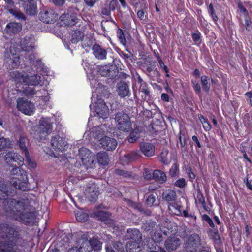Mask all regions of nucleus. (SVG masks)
I'll use <instances>...</instances> for the list:
<instances>
[{"label": "nucleus", "instance_id": "f257e3e1", "mask_svg": "<svg viewBox=\"0 0 252 252\" xmlns=\"http://www.w3.org/2000/svg\"><path fill=\"white\" fill-rule=\"evenodd\" d=\"M0 190L2 195L0 194V199H4L6 215L15 220H21L24 223H28L34 219V214L30 209L25 200L16 201L14 200L7 199L6 196H13L14 194L10 192L8 187L4 183H0Z\"/></svg>", "mask_w": 252, "mask_h": 252}, {"label": "nucleus", "instance_id": "f03ea898", "mask_svg": "<svg viewBox=\"0 0 252 252\" xmlns=\"http://www.w3.org/2000/svg\"><path fill=\"white\" fill-rule=\"evenodd\" d=\"M34 39L31 36H27L22 38L20 41L19 47H15L13 45L10 47V52L8 54L6 59L5 66L9 69L17 68L19 66L20 61V55L19 53L20 51H27V54H22L21 56L25 55V58L29 63L34 64L36 66H41V62L39 58L32 53H29L34 48Z\"/></svg>", "mask_w": 252, "mask_h": 252}, {"label": "nucleus", "instance_id": "7ed1b4c3", "mask_svg": "<svg viewBox=\"0 0 252 252\" xmlns=\"http://www.w3.org/2000/svg\"><path fill=\"white\" fill-rule=\"evenodd\" d=\"M87 66H84L85 70L88 75L91 87L95 89L92 92V103L90 105L91 110L96 114L99 119L104 120L108 118L109 110L103 99L101 98L104 95L105 88L100 84L98 81L89 72V68H86Z\"/></svg>", "mask_w": 252, "mask_h": 252}, {"label": "nucleus", "instance_id": "20e7f679", "mask_svg": "<svg viewBox=\"0 0 252 252\" xmlns=\"http://www.w3.org/2000/svg\"><path fill=\"white\" fill-rule=\"evenodd\" d=\"M10 76L12 81L19 86L23 84L28 86H37L39 85H45L47 86V81H46V83H45L44 81L41 80V76L37 74L28 75L24 72L13 71L10 73Z\"/></svg>", "mask_w": 252, "mask_h": 252}, {"label": "nucleus", "instance_id": "39448f33", "mask_svg": "<svg viewBox=\"0 0 252 252\" xmlns=\"http://www.w3.org/2000/svg\"><path fill=\"white\" fill-rule=\"evenodd\" d=\"M14 232V229L8 224L0 225V252H16L13 247Z\"/></svg>", "mask_w": 252, "mask_h": 252}, {"label": "nucleus", "instance_id": "423d86ee", "mask_svg": "<svg viewBox=\"0 0 252 252\" xmlns=\"http://www.w3.org/2000/svg\"><path fill=\"white\" fill-rule=\"evenodd\" d=\"M127 237L130 238L126 246L127 252H140V244L142 240V234L137 229L127 230Z\"/></svg>", "mask_w": 252, "mask_h": 252}, {"label": "nucleus", "instance_id": "0eeeda50", "mask_svg": "<svg viewBox=\"0 0 252 252\" xmlns=\"http://www.w3.org/2000/svg\"><path fill=\"white\" fill-rule=\"evenodd\" d=\"M11 174L15 176L10 181V184L15 189L22 191L27 189V184L24 181L27 179L26 172L20 167H14L11 171Z\"/></svg>", "mask_w": 252, "mask_h": 252}, {"label": "nucleus", "instance_id": "6e6552de", "mask_svg": "<svg viewBox=\"0 0 252 252\" xmlns=\"http://www.w3.org/2000/svg\"><path fill=\"white\" fill-rule=\"evenodd\" d=\"M53 130L52 123L50 118L47 117L41 118L39 122L37 129L35 134L37 133L36 139L41 140L45 139Z\"/></svg>", "mask_w": 252, "mask_h": 252}, {"label": "nucleus", "instance_id": "1a4fd4ad", "mask_svg": "<svg viewBox=\"0 0 252 252\" xmlns=\"http://www.w3.org/2000/svg\"><path fill=\"white\" fill-rule=\"evenodd\" d=\"M116 126L117 129L125 132L132 129V123L129 116L124 113H118L115 116Z\"/></svg>", "mask_w": 252, "mask_h": 252}, {"label": "nucleus", "instance_id": "9d476101", "mask_svg": "<svg viewBox=\"0 0 252 252\" xmlns=\"http://www.w3.org/2000/svg\"><path fill=\"white\" fill-rule=\"evenodd\" d=\"M79 158L87 169L93 168L96 162L92 153L88 149L83 147L79 150Z\"/></svg>", "mask_w": 252, "mask_h": 252}, {"label": "nucleus", "instance_id": "9b49d317", "mask_svg": "<svg viewBox=\"0 0 252 252\" xmlns=\"http://www.w3.org/2000/svg\"><path fill=\"white\" fill-rule=\"evenodd\" d=\"M17 107L22 113L29 116L33 115L35 110L34 104L24 98L17 99Z\"/></svg>", "mask_w": 252, "mask_h": 252}, {"label": "nucleus", "instance_id": "f8f14e48", "mask_svg": "<svg viewBox=\"0 0 252 252\" xmlns=\"http://www.w3.org/2000/svg\"><path fill=\"white\" fill-rule=\"evenodd\" d=\"M238 7L240 13L243 14L245 17V24L246 29L250 30L252 29L251 21L247 18L248 15V11L246 8L249 9L252 8V2L251 1H244V2L240 1L238 3Z\"/></svg>", "mask_w": 252, "mask_h": 252}, {"label": "nucleus", "instance_id": "ddd939ff", "mask_svg": "<svg viewBox=\"0 0 252 252\" xmlns=\"http://www.w3.org/2000/svg\"><path fill=\"white\" fill-rule=\"evenodd\" d=\"M162 234L165 235L168 234V232L165 231H162L161 230H155L151 234V239L149 240L148 242V247L152 250L153 249H156V243L159 242L162 240Z\"/></svg>", "mask_w": 252, "mask_h": 252}, {"label": "nucleus", "instance_id": "4468645a", "mask_svg": "<svg viewBox=\"0 0 252 252\" xmlns=\"http://www.w3.org/2000/svg\"><path fill=\"white\" fill-rule=\"evenodd\" d=\"M67 142L65 139L56 135L53 137L51 141V146L57 152H63L67 147Z\"/></svg>", "mask_w": 252, "mask_h": 252}, {"label": "nucleus", "instance_id": "2eb2a0df", "mask_svg": "<svg viewBox=\"0 0 252 252\" xmlns=\"http://www.w3.org/2000/svg\"><path fill=\"white\" fill-rule=\"evenodd\" d=\"M40 19L44 23H49L55 22L58 19V15L51 9L44 10L40 12Z\"/></svg>", "mask_w": 252, "mask_h": 252}, {"label": "nucleus", "instance_id": "dca6fc26", "mask_svg": "<svg viewBox=\"0 0 252 252\" xmlns=\"http://www.w3.org/2000/svg\"><path fill=\"white\" fill-rule=\"evenodd\" d=\"M5 159L6 162L11 166H16L13 163H17L18 165H23L24 158L16 153L13 152H9L5 156Z\"/></svg>", "mask_w": 252, "mask_h": 252}, {"label": "nucleus", "instance_id": "f3484780", "mask_svg": "<svg viewBox=\"0 0 252 252\" xmlns=\"http://www.w3.org/2000/svg\"><path fill=\"white\" fill-rule=\"evenodd\" d=\"M107 129L105 125H100L92 128L91 131H86L85 135H89L90 138L100 139L101 137L106 132Z\"/></svg>", "mask_w": 252, "mask_h": 252}, {"label": "nucleus", "instance_id": "a211bd4d", "mask_svg": "<svg viewBox=\"0 0 252 252\" xmlns=\"http://www.w3.org/2000/svg\"><path fill=\"white\" fill-rule=\"evenodd\" d=\"M101 147L107 151L115 150L117 146V141L114 138L105 136L99 139Z\"/></svg>", "mask_w": 252, "mask_h": 252}, {"label": "nucleus", "instance_id": "6ab92c4d", "mask_svg": "<svg viewBox=\"0 0 252 252\" xmlns=\"http://www.w3.org/2000/svg\"><path fill=\"white\" fill-rule=\"evenodd\" d=\"M180 245V241L179 238L173 237L168 238L165 243L167 251L163 249L160 248V252H171L176 250Z\"/></svg>", "mask_w": 252, "mask_h": 252}, {"label": "nucleus", "instance_id": "aec40b11", "mask_svg": "<svg viewBox=\"0 0 252 252\" xmlns=\"http://www.w3.org/2000/svg\"><path fill=\"white\" fill-rule=\"evenodd\" d=\"M88 235L87 233L83 234L81 238L79 240L77 246L78 247L80 252H91L92 247H91L89 241H88Z\"/></svg>", "mask_w": 252, "mask_h": 252}, {"label": "nucleus", "instance_id": "412c9836", "mask_svg": "<svg viewBox=\"0 0 252 252\" xmlns=\"http://www.w3.org/2000/svg\"><path fill=\"white\" fill-rule=\"evenodd\" d=\"M140 151L144 156L151 157L155 155V146L149 142H141L140 144Z\"/></svg>", "mask_w": 252, "mask_h": 252}, {"label": "nucleus", "instance_id": "4be33fe9", "mask_svg": "<svg viewBox=\"0 0 252 252\" xmlns=\"http://www.w3.org/2000/svg\"><path fill=\"white\" fill-rule=\"evenodd\" d=\"M85 194L90 201H94L96 199L99 194V191L96 185L91 184L90 186H87L86 188Z\"/></svg>", "mask_w": 252, "mask_h": 252}, {"label": "nucleus", "instance_id": "5701e85b", "mask_svg": "<svg viewBox=\"0 0 252 252\" xmlns=\"http://www.w3.org/2000/svg\"><path fill=\"white\" fill-rule=\"evenodd\" d=\"M22 29L21 24L16 22L8 23L4 29V33L12 35L18 33Z\"/></svg>", "mask_w": 252, "mask_h": 252}, {"label": "nucleus", "instance_id": "b1692460", "mask_svg": "<svg viewBox=\"0 0 252 252\" xmlns=\"http://www.w3.org/2000/svg\"><path fill=\"white\" fill-rule=\"evenodd\" d=\"M15 85L17 92H22L25 96L28 97L32 96L37 94L34 88L30 87L28 85H25L23 84L20 86L15 84Z\"/></svg>", "mask_w": 252, "mask_h": 252}, {"label": "nucleus", "instance_id": "393cba45", "mask_svg": "<svg viewBox=\"0 0 252 252\" xmlns=\"http://www.w3.org/2000/svg\"><path fill=\"white\" fill-rule=\"evenodd\" d=\"M60 20L63 22L65 25L72 26L75 25L78 22V18L76 14H73L69 16V14H64L60 17Z\"/></svg>", "mask_w": 252, "mask_h": 252}, {"label": "nucleus", "instance_id": "a878e982", "mask_svg": "<svg viewBox=\"0 0 252 252\" xmlns=\"http://www.w3.org/2000/svg\"><path fill=\"white\" fill-rule=\"evenodd\" d=\"M84 37V34L80 31H72L67 38L72 43L76 44Z\"/></svg>", "mask_w": 252, "mask_h": 252}, {"label": "nucleus", "instance_id": "bb28decb", "mask_svg": "<svg viewBox=\"0 0 252 252\" xmlns=\"http://www.w3.org/2000/svg\"><path fill=\"white\" fill-rule=\"evenodd\" d=\"M93 54L98 59L102 60L106 58V52L98 45H94L93 46Z\"/></svg>", "mask_w": 252, "mask_h": 252}, {"label": "nucleus", "instance_id": "cd10ccee", "mask_svg": "<svg viewBox=\"0 0 252 252\" xmlns=\"http://www.w3.org/2000/svg\"><path fill=\"white\" fill-rule=\"evenodd\" d=\"M117 92L119 95L121 97L127 96L130 93L128 86L124 82H121L118 85Z\"/></svg>", "mask_w": 252, "mask_h": 252}, {"label": "nucleus", "instance_id": "c85d7f7f", "mask_svg": "<svg viewBox=\"0 0 252 252\" xmlns=\"http://www.w3.org/2000/svg\"><path fill=\"white\" fill-rule=\"evenodd\" d=\"M153 178L158 183H163L166 181L165 174L160 170H155L153 173Z\"/></svg>", "mask_w": 252, "mask_h": 252}, {"label": "nucleus", "instance_id": "c756f323", "mask_svg": "<svg viewBox=\"0 0 252 252\" xmlns=\"http://www.w3.org/2000/svg\"><path fill=\"white\" fill-rule=\"evenodd\" d=\"M98 162L103 165H106L109 163L107 154L105 152H99L97 155Z\"/></svg>", "mask_w": 252, "mask_h": 252}, {"label": "nucleus", "instance_id": "7c9ffc66", "mask_svg": "<svg viewBox=\"0 0 252 252\" xmlns=\"http://www.w3.org/2000/svg\"><path fill=\"white\" fill-rule=\"evenodd\" d=\"M168 209L171 213L180 216L182 215V207L176 203H170Z\"/></svg>", "mask_w": 252, "mask_h": 252}, {"label": "nucleus", "instance_id": "2f4dec72", "mask_svg": "<svg viewBox=\"0 0 252 252\" xmlns=\"http://www.w3.org/2000/svg\"><path fill=\"white\" fill-rule=\"evenodd\" d=\"M141 157L140 151L137 150L133 151L125 156L128 161H133Z\"/></svg>", "mask_w": 252, "mask_h": 252}, {"label": "nucleus", "instance_id": "473e14b6", "mask_svg": "<svg viewBox=\"0 0 252 252\" xmlns=\"http://www.w3.org/2000/svg\"><path fill=\"white\" fill-rule=\"evenodd\" d=\"M141 131L139 128H135L130 134L128 141L130 143L136 141L140 137Z\"/></svg>", "mask_w": 252, "mask_h": 252}, {"label": "nucleus", "instance_id": "72a5a7b5", "mask_svg": "<svg viewBox=\"0 0 252 252\" xmlns=\"http://www.w3.org/2000/svg\"><path fill=\"white\" fill-rule=\"evenodd\" d=\"M89 243L91 247H92V250L93 249L95 251H98L102 247V243L96 238H93L89 241Z\"/></svg>", "mask_w": 252, "mask_h": 252}, {"label": "nucleus", "instance_id": "f704fd0d", "mask_svg": "<svg viewBox=\"0 0 252 252\" xmlns=\"http://www.w3.org/2000/svg\"><path fill=\"white\" fill-rule=\"evenodd\" d=\"M163 198L167 201L174 200L176 198V193L172 190H167L162 194Z\"/></svg>", "mask_w": 252, "mask_h": 252}, {"label": "nucleus", "instance_id": "c9c22d12", "mask_svg": "<svg viewBox=\"0 0 252 252\" xmlns=\"http://www.w3.org/2000/svg\"><path fill=\"white\" fill-rule=\"evenodd\" d=\"M76 220L80 222H84L88 219V215L83 210H79L75 212Z\"/></svg>", "mask_w": 252, "mask_h": 252}, {"label": "nucleus", "instance_id": "e433bc0d", "mask_svg": "<svg viewBox=\"0 0 252 252\" xmlns=\"http://www.w3.org/2000/svg\"><path fill=\"white\" fill-rule=\"evenodd\" d=\"M168 151L167 149L163 150L159 156L160 161L164 164H167L170 163V160L168 158Z\"/></svg>", "mask_w": 252, "mask_h": 252}, {"label": "nucleus", "instance_id": "4c0bfd02", "mask_svg": "<svg viewBox=\"0 0 252 252\" xmlns=\"http://www.w3.org/2000/svg\"><path fill=\"white\" fill-rule=\"evenodd\" d=\"M199 119L203 125V127L204 130L205 131L210 130L212 127L208 120L204 118L201 115L199 116Z\"/></svg>", "mask_w": 252, "mask_h": 252}, {"label": "nucleus", "instance_id": "58836bf2", "mask_svg": "<svg viewBox=\"0 0 252 252\" xmlns=\"http://www.w3.org/2000/svg\"><path fill=\"white\" fill-rule=\"evenodd\" d=\"M209 79L206 76H203L201 78V84L203 89L208 92L209 90L210 84L209 83Z\"/></svg>", "mask_w": 252, "mask_h": 252}, {"label": "nucleus", "instance_id": "ea45409f", "mask_svg": "<svg viewBox=\"0 0 252 252\" xmlns=\"http://www.w3.org/2000/svg\"><path fill=\"white\" fill-rule=\"evenodd\" d=\"M24 155L26 158V161L28 164L29 166L31 168H35L36 167V164L35 161L30 157L28 152L26 151Z\"/></svg>", "mask_w": 252, "mask_h": 252}, {"label": "nucleus", "instance_id": "a19ab883", "mask_svg": "<svg viewBox=\"0 0 252 252\" xmlns=\"http://www.w3.org/2000/svg\"><path fill=\"white\" fill-rule=\"evenodd\" d=\"M169 174L172 177L176 176L179 174V166L177 164L175 163L172 165Z\"/></svg>", "mask_w": 252, "mask_h": 252}, {"label": "nucleus", "instance_id": "79ce46f5", "mask_svg": "<svg viewBox=\"0 0 252 252\" xmlns=\"http://www.w3.org/2000/svg\"><path fill=\"white\" fill-rule=\"evenodd\" d=\"M11 145L10 140L4 138H0V149L9 147Z\"/></svg>", "mask_w": 252, "mask_h": 252}, {"label": "nucleus", "instance_id": "37998d69", "mask_svg": "<svg viewBox=\"0 0 252 252\" xmlns=\"http://www.w3.org/2000/svg\"><path fill=\"white\" fill-rule=\"evenodd\" d=\"M26 141V139L25 137H21L18 141L19 146L24 154H25L26 151H28L25 145Z\"/></svg>", "mask_w": 252, "mask_h": 252}, {"label": "nucleus", "instance_id": "c03bdc74", "mask_svg": "<svg viewBox=\"0 0 252 252\" xmlns=\"http://www.w3.org/2000/svg\"><path fill=\"white\" fill-rule=\"evenodd\" d=\"M139 91L145 94L146 99L147 96H149V91L147 87V84L145 83L140 85Z\"/></svg>", "mask_w": 252, "mask_h": 252}, {"label": "nucleus", "instance_id": "a18cd8bd", "mask_svg": "<svg viewBox=\"0 0 252 252\" xmlns=\"http://www.w3.org/2000/svg\"><path fill=\"white\" fill-rule=\"evenodd\" d=\"M117 35L119 39V40L120 42L123 44L125 45L126 44V39L125 37L124 34L123 33V32L122 30L119 29L117 31Z\"/></svg>", "mask_w": 252, "mask_h": 252}, {"label": "nucleus", "instance_id": "49530a36", "mask_svg": "<svg viewBox=\"0 0 252 252\" xmlns=\"http://www.w3.org/2000/svg\"><path fill=\"white\" fill-rule=\"evenodd\" d=\"M186 184V182L185 179L182 178L177 180L174 185L176 187L179 188H183Z\"/></svg>", "mask_w": 252, "mask_h": 252}, {"label": "nucleus", "instance_id": "de8ad7c7", "mask_svg": "<svg viewBox=\"0 0 252 252\" xmlns=\"http://www.w3.org/2000/svg\"><path fill=\"white\" fill-rule=\"evenodd\" d=\"M202 219L203 220L205 221L207 223L209 224L210 227H214V224L213 222V221L212 219L210 218V217L207 215H203L202 216Z\"/></svg>", "mask_w": 252, "mask_h": 252}, {"label": "nucleus", "instance_id": "09e8293b", "mask_svg": "<svg viewBox=\"0 0 252 252\" xmlns=\"http://www.w3.org/2000/svg\"><path fill=\"white\" fill-rule=\"evenodd\" d=\"M155 197L153 195H150L147 199L146 202L148 206H152L155 201Z\"/></svg>", "mask_w": 252, "mask_h": 252}, {"label": "nucleus", "instance_id": "8fccbe9b", "mask_svg": "<svg viewBox=\"0 0 252 252\" xmlns=\"http://www.w3.org/2000/svg\"><path fill=\"white\" fill-rule=\"evenodd\" d=\"M116 173L118 175H122L124 177H129L130 176V173L127 172H126L124 170L117 169L116 170Z\"/></svg>", "mask_w": 252, "mask_h": 252}, {"label": "nucleus", "instance_id": "3c124183", "mask_svg": "<svg viewBox=\"0 0 252 252\" xmlns=\"http://www.w3.org/2000/svg\"><path fill=\"white\" fill-rule=\"evenodd\" d=\"M10 12L12 13V14L14 15L15 17H16L17 19H25V16L24 15L18 11H14L13 12L12 10H10Z\"/></svg>", "mask_w": 252, "mask_h": 252}, {"label": "nucleus", "instance_id": "603ef678", "mask_svg": "<svg viewBox=\"0 0 252 252\" xmlns=\"http://www.w3.org/2000/svg\"><path fill=\"white\" fill-rule=\"evenodd\" d=\"M247 101L249 103L250 105L252 106V92H249L245 94Z\"/></svg>", "mask_w": 252, "mask_h": 252}, {"label": "nucleus", "instance_id": "864d4df0", "mask_svg": "<svg viewBox=\"0 0 252 252\" xmlns=\"http://www.w3.org/2000/svg\"><path fill=\"white\" fill-rule=\"evenodd\" d=\"M158 62L161 67H162L166 73H168L169 70L167 67L164 64L163 62L160 57H158Z\"/></svg>", "mask_w": 252, "mask_h": 252}, {"label": "nucleus", "instance_id": "5fc2aeb1", "mask_svg": "<svg viewBox=\"0 0 252 252\" xmlns=\"http://www.w3.org/2000/svg\"><path fill=\"white\" fill-rule=\"evenodd\" d=\"M193 88L197 93H199L201 91V87L198 82L192 81Z\"/></svg>", "mask_w": 252, "mask_h": 252}, {"label": "nucleus", "instance_id": "6e6d98bb", "mask_svg": "<svg viewBox=\"0 0 252 252\" xmlns=\"http://www.w3.org/2000/svg\"><path fill=\"white\" fill-rule=\"evenodd\" d=\"M43 92L45 95L44 96H41L39 97H41L42 100L46 103L49 101L50 96L49 95L48 93L46 92L45 90H43Z\"/></svg>", "mask_w": 252, "mask_h": 252}, {"label": "nucleus", "instance_id": "4d7b16f0", "mask_svg": "<svg viewBox=\"0 0 252 252\" xmlns=\"http://www.w3.org/2000/svg\"><path fill=\"white\" fill-rule=\"evenodd\" d=\"M193 41L196 43H199L200 41V35L199 33H193L192 35Z\"/></svg>", "mask_w": 252, "mask_h": 252}, {"label": "nucleus", "instance_id": "13d9d810", "mask_svg": "<svg viewBox=\"0 0 252 252\" xmlns=\"http://www.w3.org/2000/svg\"><path fill=\"white\" fill-rule=\"evenodd\" d=\"M97 0H84L86 4L90 7L94 6Z\"/></svg>", "mask_w": 252, "mask_h": 252}, {"label": "nucleus", "instance_id": "bf43d9fd", "mask_svg": "<svg viewBox=\"0 0 252 252\" xmlns=\"http://www.w3.org/2000/svg\"><path fill=\"white\" fill-rule=\"evenodd\" d=\"M65 0H53V3L56 5L61 6L64 3Z\"/></svg>", "mask_w": 252, "mask_h": 252}, {"label": "nucleus", "instance_id": "052dcab7", "mask_svg": "<svg viewBox=\"0 0 252 252\" xmlns=\"http://www.w3.org/2000/svg\"><path fill=\"white\" fill-rule=\"evenodd\" d=\"M137 14L138 17L140 18L141 20L144 19V12L143 10L138 11Z\"/></svg>", "mask_w": 252, "mask_h": 252}, {"label": "nucleus", "instance_id": "680f3d73", "mask_svg": "<svg viewBox=\"0 0 252 252\" xmlns=\"http://www.w3.org/2000/svg\"><path fill=\"white\" fill-rule=\"evenodd\" d=\"M161 97V99L164 101L168 102L169 100V95L167 94H165V93L162 94Z\"/></svg>", "mask_w": 252, "mask_h": 252}, {"label": "nucleus", "instance_id": "e2e57ef3", "mask_svg": "<svg viewBox=\"0 0 252 252\" xmlns=\"http://www.w3.org/2000/svg\"><path fill=\"white\" fill-rule=\"evenodd\" d=\"M68 252H80L79 251L78 246L70 248Z\"/></svg>", "mask_w": 252, "mask_h": 252}, {"label": "nucleus", "instance_id": "0e129e2a", "mask_svg": "<svg viewBox=\"0 0 252 252\" xmlns=\"http://www.w3.org/2000/svg\"><path fill=\"white\" fill-rule=\"evenodd\" d=\"M189 240H194L195 241H198L199 240V237L198 235H192L190 236V237H189Z\"/></svg>", "mask_w": 252, "mask_h": 252}, {"label": "nucleus", "instance_id": "69168bd1", "mask_svg": "<svg viewBox=\"0 0 252 252\" xmlns=\"http://www.w3.org/2000/svg\"><path fill=\"white\" fill-rule=\"evenodd\" d=\"M192 140L196 142V143L197 144V146L198 147H201V145H200V144L197 139V137L196 136H193L192 137Z\"/></svg>", "mask_w": 252, "mask_h": 252}, {"label": "nucleus", "instance_id": "338daca9", "mask_svg": "<svg viewBox=\"0 0 252 252\" xmlns=\"http://www.w3.org/2000/svg\"><path fill=\"white\" fill-rule=\"evenodd\" d=\"M96 215L99 217L105 216L106 213L104 211H99L96 212Z\"/></svg>", "mask_w": 252, "mask_h": 252}, {"label": "nucleus", "instance_id": "774afa93", "mask_svg": "<svg viewBox=\"0 0 252 252\" xmlns=\"http://www.w3.org/2000/svg\"><path fill=\"white\" fill-rule=\"evenodd\" d=\"M106 252H116L114 250L112 249L111 247H109L108 246L106 247Z\"/></svg>", "mask_w": 252, "mask_h": 252}]
</instances>
